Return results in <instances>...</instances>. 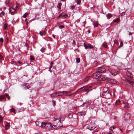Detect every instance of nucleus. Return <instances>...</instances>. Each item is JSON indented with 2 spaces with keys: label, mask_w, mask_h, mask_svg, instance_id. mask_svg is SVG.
<instances>
[{
  "label": "nucleus",
  "mask_w": 134,
  "mask_h": 134,
  "mask_svg": "<svg viewBox=\"0 0 134 134\" xmlns=\"http://www.w3.org/2000/svg\"><path fill=\"white\" fill-rule=\"evenodd\" d=\"M51 124L49 122H42V128H45L47 130H49L51 128Z\"/></svg>",
  "instance_id": "f257e3e1"
},
{
  "label": "nucleus",
  "mask_w": 134,
  "mask_h": 134,
  "mask_svg": "<svg viewBox=\"0 0 134 134\" xmlns=\"http://www.w3.org/2000/svg\"><path fill=\"white\" fill-rule=\"evenodd\" d=\"M91 100H88L85 102V103H83L81 105V106L84 107L83 109H85V110H87L86 109L91 104Z\"/></svg>",
  "instance_id": "f03ea898"
},
{
  "label": "nucleus",
  "mask_w": 134,
  "mask_h": 134,
  "mask_svg": "<svg viewBox=\"0 0 134 134\" xmlns=\"http://www.w3.org/2000/svg\"><path fill=\"white\" fill-rule=\"evenodd\" d=\"M102 73L99 72H96L94 73L91 76L93 78H97L100 77L102 75Z\"/></svg>",
  "instance_id": "7ed1b4c3"
},
{
  "label": "nucleus",
  "mask_w": 134,
  "mask_h": 134,
  "mask_svg": "<svg viewBox=\"0 0 134 134\" xmlns=\"http://www.w3.org/2000/svg\"><path fill=\"white\" fill-rule=\"evenodd\" d=\"M95 128V126L94 124L90 123V124L87 127V129L90 130H94Z\"/></svg>",
  "instance_id": "20e7f679"
},
{
  "label": "nucleus",
  "mask_w": 134,
  "mask_h": 134,
  "mask_svg": "<svg viewBox=\"0 0 134 134\" xmlns=\"http://www.w3.org/2000/svg\"><path fill=\"white\" fill-rule=\"evenodd\" d=\"M96 71L99 72L101 73L105 72L106 71V70L104 68L102 67H99L97 68L96 69Z\"/></svg>",
  "instance_id": "39448f33"
},
{
  "label": "nucleus",
  "mask_w": 134,
  "mask_h": 134,
  "mask_svg": "<svg viewBox=\"0 0 134 134\" xmlns=\"http://www.w3.org/2000/svg\"><path fill=\"white\" fill-rule=\"evenodd\" d=\"M127 72H126L127 75L130 79H131L132 77V70L130 69H127Z\"/></svg>",
  "instance_id": "423d86ee"
},
{
  "label": "nucleus",
  "mask_w": 134,
  "mask_h": 134,
  "mask_svg": "<svg viewBox=\"0 0 134 134\" xmlns=\"http://www.w3.org/2000/svg\"><path fill=\"white\" fill-rule=\"evenodd\" d=\"M109 71L112 75L115 76L117 74V72L113 69L110 68L109 69Z\"/></svg>",
  "instance_id": "0eeeda50"
},
{
  "label": "nucleus",
  "mask_w": 134,
  "mask_h": 134,
  "mask_svg": "<svg viewBox=\"0 0 134 134\" xmlns=\"http://www.w3.org/2000/svg\"><path fill=\"white\" fill-rule=\"evenodd\" d=\"M130 113H127L125 114L124 118L126 120H129L130 119Z\"/></svg>",
  "instance_id": "6e6552de"
},
{
  "label": "nucleus",
  "mask_w": 134,
  "mask_h": 134,
  "mask_svg": "<svg viewBox=\"0 0 134 134\" xmlns=\"http://www.w3.org/2000/svg\"><path fill=\"white\" fill-rule=\"evenodd\" d=\"M84 110L82 111L81 112H79L78 113V115H79L80 116H82L83 115L84 116L86 114V111L87 110H85V109H83Z\"/></svg>",
  "instance_id": "1a4fd4ad"
},
{
  "label": "nucleus",
  "mask_w": 134,
  "mask_h": 134,
  "mask_svg": "<svg viewBox=\"0 0 134 134\" xmlns=\"http://www.w3.org/2000/svg\"><path fill=\"white\" fill-rule=\"evenodd\" d=\"M103 94H105V93H106L109 94L110 95L111 94L110 93L109 91V90H108V89L107 88L104 87L103 88Z\"/></svg>",
  "instance_id": "9d476101"
},
{
  "label": "nucleus",
  "mask_w": 134,
  "mask_h": 134,
  "mask_svg": "<svg viewBox=\"0 0 134 134\" xmlns=\"http://www.w3.org/2000/svg\"><path fill=\"white\" fill-rule=\"evenodd\" d=\"M9 10L10 13L12 15H13L14 14L15 10V9L13 8H10L9 9Z\"/></svg>",
  "instance_id": "9b49d317"
},
{
  "label": "nucleus",
  "mask_w": 134,
  "mask_h": 134,
  "mask_svg": "<svg viewBox=\"0 0 134 134\" xmlns=\"http://www.w3.org/2000/svg\"><path fill=\"white\" fill-rule=\"evenodd\" d=\"M67 16V15L64 13H61L59 16V17H61L62 18H66Z\"/></svg>",
  "instance_id": "f8f14e48"
},
{
  "label": "nucleus",
  "mask_w": 134,
  "mask_h": 134,
  "mask_svg": "<svg viewBox=\"0 0 134 134\" xmlns=\"http://www.w3.org/2000/svg\"><path fill=\"white\" fill-rule=\"evenodd\" d=\"M23 86L24 87V88L25 89H27L30 88V86L29 85V83H27L26 84H24Z\"/></svg>",
  "instance_id": "ddd939ff"
},
{
  "label": "nucleus",
  "mask_w": 134,
  "mask_h": 134,
  "mask_svg": "<svg viewBox=\"0 0 134 134\" xmlns=\"http://www.w3.org/2000/svg\"><path fill=\"white\" fill-rule=\"evenodd\" d=\"M35 124L37 126L41 127H42V123L40 122L37 121L35 122Z\"/></svg>",
  "instance_id": "4468645a"
},
{
  "label": "nucleus",
  "mask_w": 134,
  "mask_h": 134,
  "mask_svg": "<svg viewBox=\"0 0 134 134\" xmlns=\"http://www.w3.org/2000/svg\"><path fill=\"white\" fill-rule=\"evenodd\" d=\"M87 86H83L79 89L77 91V92H79L82 91L85 89V88H87Z\"/></svg>",
  "instance_id": "2eb2a0df"
},
{
  "label": "nucleus",
  "mask_w": 134,
  "mask_h": 134,
  "mask_svg": "<svg viewBox=\"0 0 134 134\" xmlns=\"http://www.w3.org/2000/svg\"><path fill=\"white\" fill-rule=\"evenodd\" d=\"M100 78L101 79V80L104 81L107 79V77L105 75H102L100 76Z\"/></svg>",
  "instance_id": "dca6fc26"
},
{
  "label": "nucleus",
  "mask_w": 134,
  "mask_h": 134,
  "mask_svg": "<svg viewBox=\"0 0 134 134\" xmlns=\"http://www.w3.org/2000/svg\"><path fill=\"white\" fill-rule=\"evenodd\" d=\"M65 93H66L65 91H64L62 92H58V96H62L64 94H65Z\"/></svg>",
  "instance_id": "f3484780"
},
{
  "label": "nucleus",
  "mask_w": 134,
  "mask_h": 134,
  "mask_svg": "<svg viewBox=\"0 0 134 134\" xmlns=\"http://www.w3.org/2000/svg\"><path fill=\"white\" fill-rule=\"evenodd\" d=\"M10 124L8 123V122H6V123L5 124V129L6 130H7L10 127Z\"/></svg>",
  "instance_id": "a211bd4d"
},
{
  "label": "nucleus",
  "mask_w": 134,
  "mask_h": 134,
  "mask_svg": "<svg viewBox=\"0 0 134 134\" xmlns=\"http://www.w3.org/2000/svg\"><path fill=\"white\" fill-rule=\"evenodd\" d=\"M59 122L57 123V125L59 127H61L63 126L61 122L60 119H59Z\"/></svg>",
  "instance_id": "6ab92c4d"
},
{
  "label": "nucleus",
  "mask_w": 134,
  "mask_h": 134,
  "mask_svg": "<svg viewBox=\"0 0 134 134\" xmlns=\"http://www.w3.org/2000/svg\"><path fill=\"white\" fill-rule=\"evenodd\" d=\"M87 86V88H85V91L86 92H88L90 90H91V89L92 87L91 86H89V87H88V86Z\"/></svg>",
  "instance_id": "aec40b11"
},
{
  "label": "nucleus",
  "mask_w": 134,
  "mask_h": 134,
  "mask_svg": "<svg viewBox=\"0 0 134 134\" xmlns=\"http://www.w3.org/2000/svg\"><path fill=\"white\" fill-rule=\"evenodd\" d=\"M62 5V4L61 3H58L57 5V8L59 10H60L61 9V6Z\"/></svg>",
  "instance_id": "412c9836"
},
{
  "label": "nucleus",
  "mask_w": 134,
  "mask_h": 134,
  "mask_svg": "<svg viewBox=\"0 0 134 134\" xmlns=\"http://www.w3.org/2000/svg\"><path fill=\"white\" fill-rule=\"evenodd\" d=\"M39 33L40 35L41 36H42L43 35H45V32L44 30H43L41 31H40Z\"/></svg>",
  "instance_id": "4be33fe9"
},
{
  "label": "nucleus",
  "mask_w": 134,
  "mask_h": 134,
  "mask_svg": "<svg viewBox=\"0 0 134 134\" xmlns=\"http://www.w3.org/2000/svg\"><path fill=\"white\" fill-rule=\"evenodd\" d=\"M111 82L113 83H117V81L115 80L114 79H110Z\"/></svg>",
  "instance_id": "5701e85b"
},
{
  "label": "nucleus",
  "mask_w": 134,
  "mask_h": 134,
  "mask_svg": "<svg viewBox=\"0 0 134 134\" xmlns=\"http://www.w3.org/2000/svg\"><path fill=\"white\" fill-rule=\"evenodd\" d=\"M66 93H65V94L66 95L70 96L72 94H74V93H70V92H67L66 91H65Z\"/></svg>",
  "instance_id": "b1692460"
},
{
  "label": "nucleus",
  "mask_w": 134,
  "mask_h": 134,
  "mask_svg": "<svg viewBox=\"0 0 134 134\" xmlns=\"http://www.w3.org/2000/svg\"><path fill=\"white\" fill-rule=\"evenodd\" d=\"M123 104L125 105V106L127 107H129V104L127 102H123Z\"/></svg>",
  "instance_id": "393cba45"
},
{
  "label": "nucleus",
  "mask_w": 134,
  "mask_h": 134,
  "mask_svg": "<svg viewBox=\"0 0 134 134\" xmlns=\"http://www.w3.org/2000/svg\"><path fill=\"white\" fill-rule=\"evenodd\" d=\"M106 16L108 19H110L112 16V15L111 14L109 13L106 15Z\"/></svg>",
  "instance_id": "a878e982"
},
{
  "label": "nucleus",
  "mask_w": 134,
  "mask_h": 134,
  "mask_svg": "<svg viewBox=\"0 0 134 134\" xmlns=\"http://www.w3.org/2000/svg\"><path fill=\"white\" fill-rule=\"evenodd\" d=\"M127 82L130 83L131 85H133V84H134V82H133V81H132L130 80H127Z\"/></svg>",
  "instance_id": "bb28decb"
},
{
  "label": "nucleus",
  "mask_w": 134,
  "mask_h": 134,
  "mask_svg": "<svg viewBox=\"0 0 134 134\" xmlns=\"http://www.w3.org/2000/svg\"><path fill=\"white\" fill-rule=\"evenodd\" d=\"M120 20L118 18H116L113 21V22H115L116 23H117Z\"/></svg>",
  "instance_id": "cd10ccee"
},
{
  "label": "nucleus",
  "mask_w": 134,
  "mask_h": 134,
  "mask_svg": "<svg viewBox=\"0 0 134 134\" xmlns=\"http://www.w3.org/2000/svg\"><path fill=\"white\" fill-rule=\"evenodd\" d=\"M83 46L85 47V49H87L88 47V44H86L84 42L83 43Z\"/></svg>",
  "instance_id": "c85d7f7f"
},
{
  "label": "nucleus",
  "mask_w": 134,
  "mask_h": 134,
  "mask_svg": "<svg viewBox=\"0 0 134 134\" xmlns=\"http://www.w3.org/2000/svg\"><path fill=\"white\" fill-rule=\"evenodd\" d=\"M5 3L6 4L8 5L10 3V1L9 0H6Z\"/></svg>",
  "instance_id": "c756f323"
},
{
  "label": "nucleus",
  "mask_w": 134,
  "mask_h": 134,
  "mask_svg": "<svg viewBox=\"0 0 134 134\" xmlns=\"http://www.w3.org/2000/svg\"><path fill=\"white\" fill-rule=\"evenodd\" d=\"M8 26V24L7 23H5L4 25V30L7 29V27Z\"/></svg>",
  "instance_id": "7c9ffc66"
},
{
  "label": "nucleus",
  "mask_w": 134,
  "mask_h": 134,
  "mask_svg": "<svg viewBox=\"0 0 134 134\" xmlns=\"http://www.w3.org/2000/svg\"><path fill=\"white\" fill-rule=\"evenodd\" d=\"M10 112H12L15 113V109L13 108H12L10 110Z\"/></svg>",
  "instance_id": "2f4dec72"
},
{
  "label": "nucleus",
  "mask_w": 134,
  "mask_h": 134,
  "mask_svg": "<svg viewBox=\"0 0 134 134\" xmlns=\"http://www.w3.org/2000/svg\"><path fill=\"white\" fill-rule=\"evenodd\" d=\"M57 128V127L56 126L53 125L52 126H51V128L52 129H55Z\"/></svg>",
  "instance_id": "473e14b6"
},
{
  "label": "nucleus",
  "mask_w": 134,
  "mask_h": 134,
  "mask_svg": "<svg viewBox=\"0 0 134 134\" xmlns=\"http://www.w3.org/2000/svg\"><path fill=\"white\" fill-rule=\"evenodd\" d=\"M102 46L105 47V48H107L108 46L107 44L105 43H103L102 44Z\"/></svg>",
  "instance_id": "72a5a7b5"
},
{
  "label": "nucleus",
  "mask_w": 134,
  "mask_h": 134,
  "mask_svg": "<svg viewBox=\"0 0 134 134\" xmlns=\"http://www.w3.org/2000/svg\"><path fill=\"white\" fill-rule=\"evenodd\" d=\"M4 96L3 95H1L0 96V101L2 100V99H4Z\"/></svg>",
  "instance_id": "f704fd0d"
},
{
  "label": "nucleus",
  "mask_w": 134,
  "mask_h": 134,
  "mask_svg": "<svg viewBox=\"0 0 134 134\" xmlns=\"http://www.w3.org/2000/svg\"><path fill=\"white\" fill-rule=\"evenodd\" d=\"M76 62L77 63H79L80 62V59L79 58H77L76 59Z\"/></svg>",
  "instance_id": "c9c22d12"
},
{
  "label": "nucleus",
  "mask_w": 134,
  "mask_h": 134,
  "mask_svg": "<svg viewBox=\"0 0 134 134\" xmlns=\"http://www.w3.org/2000/svg\"><path fill=\"white\" fill-rule=\"evenodd\" d=\"M88 46L90 49H92L93 48V47L90 44H88Z\"/></svg>",
  "instance_id": "e433bc0d"
},
{
  "label": "nucleus",
  "mask_w": 134,
  "mask_h": 134,
  "mask_svg": "<svg viewBox=\"0 0 134 134\" xmlns=\"http://www.w3.org/2000/svg\"><path fill=\"white\" fill-rule=\"evenodd\" d=\"M90 77H88V76L86 78H85L84 79V81L85 82H86V81H87L89 79Z\"/></svg>",
  "instance_id": "4c0bfd02"
},
{
  "label": "nucleus",
  "mask_w": 134,
  "mask_h": 134,
  "mask_svg": "<svg viewBox=\"0 0 134 134\" xmlns=\"http://www.w3.org/2000/svg\"><path fill=\"white\" fill-rule=\"evenodd\" d=\"M58 92L56 93H54L53 97H57L58 96Z\"/></svg>",
  "instance_id": "58836bf2"
},
{
  "label": "nucleus",
  "mask_w": 134,
  "mask_h": 134,
  "mask_svg": "<svg viewBox=\"0 0 134 134\" xmlns=\"http://www.w3.org/2000/svg\"><path fill=\"white\" fill-rule=\"evenodd\" d=\"M4 14V13L3 12H2L0 13V17H1L3 16Z\"/></svg>",
  "instance_id": "ea45409f"
},
{
  "label": "nucleus",
  "mask_w": 134,
  "mask_h": 134,
  "mask_svg": "<svg viewBox=\"0 0 134 134\" xmlns=\"http://www.w3.org/2000/svg\"><path fill=\"white\" fill-rule=\"evenodd\" d=\"M30 60H34L35 59L34 57L32 55H30Z\"/></svg>",
  "instance_id": "a19ab883"
},
{
  "label": "nucleus",
  "mask_w": 134,
  "mask_h": 134,
  "mask_svg": "<svg viewBox=\"0 0 134 134\" xmlns=\"http://www.w3.org/2000/svg\"><path fill=\"white\" fill-rule=\"evenodd\" d=\"M81 2V0H77L76 2L77 4H79Z\"/></svg>",
  "instance_id": "79ce46f5"
},
{
  "label": "nucleus",
  "mask_w": 134,
  "mask_h": 134,
  "mask_svg": "<svg viewBox=\"0 0 134 134\" xmlns=\"http://www.w3.org/2000/svg\"><path fill=\"white\" fill-rule=\"evenodd\" d=\"M27 13H25L23 15V17L24 18H26L27 17Z\"/></svg>",
  "instance_id": "37998d69"
},
{
  "label": "nucleus",
  "mask_w": 134,
  "mask_h": 134,
  "mask_svg": "<svg viewBox=\"0 0 134 134\" xmlns=\"http://www.w3.org/2000/svg\"><path fill=\"white\" fill-rule=\"evenodd\" d=\"M11 63L12 64H14V65H17V63L14 61H12L11 62Z\"/></svg>",
  "instance_id": "c03bdc74"
},
{
  "label": "nucleus",
  "mask_w": 134,
  "mask_h": 134,
  "mask_svg": "<svg viewBox=\"0 0 134 134\" xmlns=\"http://www.w3.org/2000/svg\"><path fill=\"white\" fill-rule=\"evenodd\" d=\"M98 24H99L98 23H95L94 24V27L97 26Z\"/></svg>",
  "instance_id": "a18cd8bd"
},
{
  "label": "nucleus",
  "mask_w": 134,
  "mask_h": 134,
  "mask_svg": "<svg viewBox=\"0 0 134 134\" xmlns=\"http://www.w3.org/2000/svg\"><path fill=\"white\" fill-rule=\"evenodd\" d=\"M59 119H60L59 118H54L53 119V120L54 121H55L57 120H59Z\"/></svg>",
  "instance_id": "49530a36"
},
{
  "label": "nucleus",
  "mask_w": 134,
  "mask_h": 134,
  "mask_svg": "<svg viewBox=\"0 0 134 134\" xmlns=\"http://www.w3.org/2000/svg\"><path fill=\"white\" fill-rule=\"evenodd\" d=\"M18 63L19 64H20V65H22V64H23V63L22 62H21V61H18Z\"/></svg>",
  "instance_id": "de8ad7c7"
},
{
  "label": "nucleus",
  "mask_w": 134,
  "mask_h": 134,
  "mask_svg": "<svg viewBox=\"0 0 134 134\" xmlns=\"http://www.w3.org/2000/svg\"><path fill=\"white\" fill-rule=\"evenodd\" d=\"M43 53L44 52L45 49L43 48H42L40 50Z\"/></svg>",
  "instance_id": "09e8293b"
},
{
  "label": "nucleus",
  "mask_w": 134,
  "mask_h": 134,
  "mask_svg": "<svg viewBox=\"0 0 134 134\" xmlns=\"http://www.w3.org/2000/svg\"><path fill=\"white\" fill-rule=\"evenodd\" d=\"M3 60V57L0 54V60L1 61Z\"/></svg>",
  "instance_id": "8fccbe9b"
},
{
  "label": "nucleus",
  "mask_w": 134,
  "mask_h": 134,
  "mask_svg": "<svg viewBox=\"0 0 134 134\" xmlns=\"http://www.w3.org/2000/svg\"><path fill=\"white\" fill-rule=\"evenodd\" d=\"M4 41V40L2 38H0V42H1L2 43Z\"/></svg>",
  "instance_id": "3c124183"
},
{
  "label": "nucleus",
  "mask_w": 134,
  "mask_h": 134,
  "mask_svg": "<svg viewBox=\"0 0 134 134\" xmlns=\"http://www.w3.org/2000/svg\"><path fill=\"white\" fill-rule=\"evenodd\" d=\"M52 102L53 104V105L54 106H55V101L53 100H52Z\"/></svg>",
  "instance_id": "603ef678"
},
{
  "label": "nucleus",
  "mask_w": 134,
  "mask_h": 134,
  "mask_svg": "<svg viewBox=\"0 0 134 134\" xmlns=\"http://www.w3.org/2000/svg\"><path fill=\"white\" fill-rule=\"evenodd\" d=\"M64 27V26L63 25L59 26V28L60 29H61L63 28Z\"/></svg>",
  "instance_id": "864d4df0"
},
{
  "label": "nucleus",
  "mask_w": 134,
  "mask_h": 134,
  "mask_svg": "<svg viewBox=\"0 0 134 134\" xmlns=\"http://www.w3.org/2000/svg\"><path fill=\"white\" fill-rule=\"evenodd\" d=\"M3 120V118L1 116H0V122H2Z\"/></svg>",
  "instance_id": "5fc2aeb1"
},
{
  "label": "nucleus",
  "mask_w": 134,
  "mask_h": 134,
  "mask_svg": "<svg viewBox=\"0 0 134 134\" xmlns=\"http://www.w3.org/2000/svg\"><path fill=\"white\" fill-rule=\"evenodd\" d=\"M123 43L122 42H121L120 43V44L119 46L120 47H121L123 46Z\"/></svg>",
  "instance_id": "6e6d98bb"
},
{
  "label": "nucleus",
  "mask_w": 134,
  "mask_h": 134,
  "mask_svg": "<svg viewBox=\"0 0 134 134\" xmlns=\"http://www.w3.org/2000/svg\"><path fill=\"white\" fill-rule=\"evenodd\" d=\"M72 43L74 44V45H75L76 44V42H75V41L74 40H73V43Z\"/></svg>",
  "instance_id": "4d7b16f0"
},
{
  "label": "nucleus",
  "mask_w": 134,
  "mask_h": 134,
  "mask_svg": "<svg viewBox=\"0 0 134 134\" xmlns=\"http://www.w3.org/2000/svg\"><path fill=\"white\" fill-rule=\"evenodd\" d=\"M52 66H51L50 67V68L49 69V71L51 72H52V71L51 70V69L52 68Z\"/></svg>",
  "instance_id": "13d9d810"
},
{
  "label": "nucleus",
  "mask_w": 134,
  "mask_h": 134,
  "mask_svg": "<svg viewBox=\"0 0 134 134\" xmlns=\"http://www.w3.org/2000/svg\"><path fill=\"white\" fill-rule=\"evenodd\" d=\"M120 103V101H117V100L116 101V104H118L119 103Z\"/></svg>",
  "instance_id": "bf43d9fd"
},
{
  "label": "nucleus",
  "mask_w": 134,
  "mask_h": 134,
  "mask_svg": "<svg viewBox=\"0 0 134 134\" xmlns=\"http://www.w3.org/2000/svg\"><path fill=\"white\" fill-rule=\"evenodd\" d=\"M41 133L40 132H37L35 133V134H41Z\"/></svg>",
  "instance_id": "052dcab7"
},
{
  "label": "nucleus",
  "mask_w": 134,
  "mask_h": 134,
  "mask_svg": "<svg viewBox=\"0 0 134 134\" xmlns=\"http://www.w3.org/2000/svg\"><path fill=\"white\" fill-rule=\"evenodd\" d=\"M5 96H6V97H7L8 96H9V95L8 94L6 93L5 94Z\"/></svg>",
  "instance_id": "680f3d73"
},
{
  "label": "nucleus",
  "mask_w": 134,
  "mask_h": 134,
  "mask_svg": "<svg viewBox=\"0 0 134 134\" xmlns=\"http://www.w3.org/2000/svg\"><path fill=\"white\" fill-rule=\"evenodd\" d=\"M73 116V114H70L69 115V116H71V117H72Z\"/></svg>",
  "instance_id": "e2e57ef3"
},
{
  "label": "nucleus",
  "mask_w": 134,
  "mask_h": 134,
  "mask_svg": "<svg viewBox=\"0 0 134 134\" xmlns=\"http://www.w3.org/2000/svg\"><path fill=\"white\" fill-rule=\"evenodd\" d=\"M8 97H7L8 98V100H9L10 99V97L9 96H8Z\"/></svg>",
  "instance_id": "0e129e2a"
},
{
  "label": "nucleus",
  "mask_w": 134,
  "mask_h": 134,
  "mask_svg": "<svg viewBox=\"0 0 134 134\" xmlns=\"http://www.w3.org/2000/svg\"><path fill=\"white\" fill-rule=\"evenodd\" d=\"M61 1H63V2H65V0H60Z\"/></svg>",
  "instance_id": "69168bd1"
},
{
  "label": "nucleus",
  "mask_w": 134,
  "mask_h": 134,
  "mask_svg": "<svg viewBox=\"0 0 134 134\" xmlns=\"http://www.w3.org/2000/svg\"><path fill=\"white\" fill-rule=\"evenodd\" d=\"M53 94H51L50 95L51 96V97H53Z\"/></svg>",
  "instance_id": "338daca9"
},
{
  "label": "nucleus",
  "mask_w": 134,
  "mask_h": 134,
  "mask_svg": "<svg viewBox=\"0 0 134 134\" xmlns=\"http://www.w3.org/2000/svg\"><path fill=\"white\" fill-rule=\"evenodd\" d=\"M88 32V33H90V30H88L86 32Z\"/></svg>",
  "instance_id": "774afa93"
}]
</instances>
